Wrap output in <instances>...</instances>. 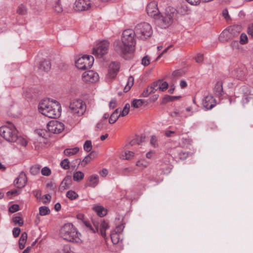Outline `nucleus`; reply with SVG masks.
Masks as SVG:
<instances>
[{"label": "nucleus", "mask_w": 253, "mask_h": 253, "mask_svg": "<svg viewBox=\"0 0 253 253\" xmlns=\"http://www.w3.org/2000/svg\"><path fill=\"white\" fill-rule=\"evenodd\" d=\"M48 130L53 133H60L64 129V125L58 121L53 120L47 124Z\"/></svg>", "instance_id": "f8f14e48"}, {"label": "nucleus", "mask_w": 253, "mask_h": 253, "mask_svg": "<svg viewBox=\"0 0 253 253\" xmlns=\"http://www.w3.org/2000/svg\"><path fill=\"white\" fill-rule=\"evenodd\" d=\"M135 36L136 34L131 29L124 31L122 41H116L114 42L115 50L120 55H124L133 52L135 45Z\"/></svg>", "instance_id": "f257e3e1"}, {"label": "nucleus", "mask_w": 253, "mask_h": 253, "mask_svg": "<svg viewBox=\"0 0 253 253\" xmlns=\"http://www.w3.org/2000/svg\"><path fill=\"white\" fill-rule=\"evenodd\" d=\"M41 167L39 165L32 166L30 169V172L32 175H36L40 173Z\"/></svg>", "instance_id": "4c0bfd02"}, {"label": "nucleus", "mask_w": 253, "mask_h": 253, "mask_svg": "<svg viewBox=\"0 0 253 253\" xmlns=\"http://www.w3.org/2000/svg\"><path fill=\"white\" fill-rule=\"evenodd\" d=\"M50 213V210L45 206L41 207L39 208V213L42 216L48 214Z\"/></svg>", "instance_id": "e433bc0d"}, {"label": "nucleus", "mask_w": 253, "mask_h": 253, "mask_svg": "<svg viewBox=\"0 0 253 253\" xmlns=\"http://www.w3.org/2000/svg\"><path fill=\"white\" fill-rule=\"evenodd\" d=\"M150 144L154 148L158 147V138L155 135L151 136Z\"/></svg>", "instance_id": "37998d69"}, {"label": "nucleus", "mask_w": 253, "mask_h": 253, "mask_svg": "<svg viewBox=\"0 0 253 253\" xmlns=\"http://www.w3.org/2000/svg\"><path fill=\"white\" fill-rule=\"evenodd\" d=\"M16 12L20 15H25L27 13V8L25 4L21 3L18 6Z\"/></svg>", "instance_id": "473e14b6"}, {"label": "nucleus", "mask_w": 253, "mask_h": 253, "mask_svg": "<svg viewBox=\"0 0 253 253\" xmlns=\"http://www.w3.org/2000/svg\"><path fill=\"white\" fill-rule=\"evenodd\" d=\"M104 126V122L101 120L99 122H98L95 127V130L97 131L101 130L103 128V126Z\"/></svg>", "instance_id": "052dcab7"}, {"label": "nucleus", "mask_w": 253, "mask_h": 253, "mask_svg": "<svg viewBox=\"0 0 253 253\" xmlns=\"http://www.w3.org/2000/svg\"><path fill=\"white\" fill-rule=\"evenodd\" d=\"M195 60L197 63H201L203 60V55L200 53L198 54L195 57Z\"/></svg>", "instance_id": "e2e57ef3"}, {"label": "nucleus", "mask_w": 253, "mask_h": 253, "mask_svg": "<svg viewBox=\"0 0 253 253\" xmlns=\"http://www.w3.org/2000/svg\"><path fill=\"white\" fill-rule=\"evenodd\" d=\"M51 67V64L49 61L47 60H44L40 63L39 69L47 72Z\"/></svg>", "instance_id": "393cba45"}, {"label": "nucleus", "mask_w": 253, "mask_h": 253, "mask_svg": "<svg viewBox=\"0 0 253 253\" xmlns=\"http://www.w3.org/2000/svg\"><path fill=\"white\" fill-rule=\"evenodd\" d=\"M21 230L19 227H15L13 229L12 234L14 237L16 238L19 236Z\"/></svg>", "instance_id": "4d7b16f0"}, {"label": "nucleus", "mask_w": 253, "mask_h": 253, "mask_svg": "<svg viewBox=\"0 0 253 253\" xmlns=\"http://www.w3.org/2000/svg\"><path fill=\"white\" fill-rule=\"evenodd\" d=\"M152 93H154V91H153L152 89H150V87H148L143 91L142 93V96L143 97H146L148 96L150 94Z\"/></svg>", "instance_id": "49530a36"}, {"label": "nucleus", "mask_w": 253, "mask_h": 253, "mask_svg": "<svg viewBox=\"0 0 253 253\" xmlns=\"http://www.w3.org/2000/svg\"><path fill=\"white\" fill-rule=\"evenodd\" d=\"M62 253H75L71 249L70 245H65L62 249Z\"/></svg>", "instance_id": "c03bdc74"}, {"label": "nucleus", "mask_w": 253, "mask_h": 253, "mask_svg": "<svg viewBox=\"0 0 253 253\" xmlns=\"http://www.w3.org/2000/svg\"><path fill=\"white\" fill-rule=\"evenodd\" d=\"M242 104L245 107L253 106V96L252 95H244L242 98Z\"/></svg>", "instance_id": "4be33fe9"}, {"label": "nucleus", "mask_w": 253, "mask_h": 253, "mask_svg": "<svg viewBox=\"0 0 253 253\" xmlns=\"http://www.w3.org/2000/svg\"><path fill=\"white\" fill-rule=\"evenodd\" d=\"M93 210L100 217L105 216L107 214L106 210L103 207L96 206L93 207Z\"/></svg>", "instance_id": "c85d7f7f"}, {"label": "nucleus", "mask_w": 253, "mask_h": 253, "mask_svg": "<svg viewBox=\"0 0 253 253\" xmlns=\"http://www.w3.org/2000/svg\"><path fill=\"white\" fill-rule=\"evenodd\" d=\"M169 86L168 83L167 82H162L161 81L160 87H159V91H164L168 88Z\"/></svg>", "instance_id": "864d4df0"}, {"label": "nucleus", "mask_w": 253, "mask_h": 253, "mask_svg": "<svg viewBox=\"0 0 253 253\" xmlns=\"http://www.w3.org/2000/svg\"><path fill=\"white\" fill-rule=\"evenodd\" d=\"M181 98V96H169L166 95L163 98L162 104H166L170 101H173L176 99Z\"/></svg>", "instance_id": "2f4dec72"}, {"label": "nucleus", "mask_w": 253, "mask_h": 253, "mask_svg": "<svg viewBox=\"0 0 253 253\" xmlns=\"http://www.w3.org/2000/svg\"><path fill=\"white\" fill-rule=\"evenodd\" d=\"M39 112L42 114L50 118H56L60 116L61 107L60 103L56 101H50L49 100H44L39 105Z\"/></svg>", "instance_id": "f03ea898"}, {"label": "nucleus", "mask_w": 253, "mask_h": 253, "mask_svg": "<svg viewBox=\"0 0 253 253\" xmlns=\"http://www.w3.org/2000/svg\"><path fill=\"white\" fill-rule=\"evenodd\" d=\"M69 163L68 159H65L61 162L60 165L63 169L67 170L70 168Z\"/></svg>", "instance_id": "a19ab883"}, {"label": "nucleus", "mask_w": 253, "mask_h": 253, "mask_svg": "<svg viewBox=\"0 0 253 253\" xmlns=\"http://www.w3.org/2000/svg\"><path fill=\"white\" fill-rule=\"evenodd\" d=\"M132 171L133 169L132 168H124L120 170V173L122 175L128 176Z\"/></svg>", "instance_id": "c9c22d12"}, {"label": "nucleus", "mask_w": 253, "mask_h": 253, "mask_svg": "<svg viewBox=\"0 0 253 253\" xmlns=\"http://www.w3.org/2000/svg\"><path fill=\"white\" fill-rule=\"evenodd\" d=\"M123 219L124 217L122 215H119L115 218L116 229L110 235L112 242L114 244H117L122 240L121 239V233L125 228V226L124 223H121V222H123Z\"/></svg>", "instance_id": "6e6552de"}, {"label": "nucleus", "mask_w": 253, "mask_h": 253, "mask_svg": "<svg viewBox=\"0 0 253 253\" xmlns=\"http://www.w3.org/2000/svg\"><path fill=\"white\" fill-rule=\"evenodd\" d=\"M79 151V148L76 147L73 148H67L64 151L65 155L68 157L74 155L77 153Z\"/></svg>", "instance_id": "c756f323"}, {"label": "nucleus", "mask_w": 253, "mask_h": 253, "mask_svg": "<svg viewBox=\"0 0 253 253\" xmlns=\"http://www.w3.org/2000/svg\"><path fill=\"white\" fill-rule=\"evenodd\" d=\"M188 3L191 5H196L199 4L201 0H186Z\"/></svg>", "instance_id": "338daca9"}, {"label": "nucleus", "mask_w": 253, "mask_h": 253, "mask_svg": "<svg viewBox=\"0 0 253 253\" xmlns=\"http://www.w3.org/2000/svg\"><path fill=\"white\" fill-rule=\"evenodd\" d=\"M134 84V78L132 76H130L128 78L127 84L124 88V92H128L132 86Z\"/></svg>", "instance_id": "7c9ffc66"}, {"label": "nucleus", "mask_w": 253, "mask_h": 253, "mask_svg": "<svg viewBox=\"0 0 253 253\" xmlns=\"http://www.w3.org/2000/svg\"><path fill=\"white\" fill-rule=\"evenodd\" d=\"M37 133L41 137L44 138L46 136V131L43 129H38L36 130Z\"/></svg>", "instance_id": "bf43d9fd"}, {"label": "nucleus", "mask_w": 253, "mask_h": 253, "mask_svg": "<svg viewBox=\"0 0 253 253\" xmlns=\"http://www.w3.org/2000/svg\"><path fill=\"white\" fill-rule=\"evenodd\" d=\"M66 197L71 200H74L77 199L79 197V195L74 191L69 190L66 193Z\"/></svg>", "instance_id": "f704fd0d"}, {"label": "nucleus", "mask_w": 253, "mask_h": 253, "mask_svg": "<svg viewBox=\"0 0 253 253\" xmlns=\"http://www.w3.org/2000/svg\"><path fill=\"white\" fill-rule=\"evenodd\" d=\"M248 42V37L246 34L242 33L240 35V42L242 44H245Z\"/></svg>", "instance_id": "3c124183"}, {"label": "nucleus", "mask_w": 253, "mask_h": 253, "mask_svg": "<svg viewBox=\"0 0 253 253\" xmlns=\"http://www.w3.org/2000/svg\"><path fill=\"white\" fill-rule=\"evenodd\" d=\"M27 239V234L26 232H23L20 236L19 240V247L20 250H22L25 248V245L26 244Z\"/></svg>", "instance_id": "cd10ccee"}, {"label": "nucleus", "mask_w": 253, "mask_h": 253, "mask_svg": "<svg viewBox=\"0 0 253 253\" xmlns=\"http://www.w3.org/2000/svg\"><path fill=\"white\" fill-rule=\"evenodd\" d=\"M175 133V131L171 130H166L165 132V135L168 137H172Z\"/></svg>", "instance_id": "0e129e2a"}, {"label": "nucleus", "mask_w": 253, "mask_h": 253, "mask_svg": "<svg viewBox=\"0 0 253 253\" xmlns=\"http://www.w3.org/2000/svg\"><path fill=\"white\" fill-rule=\"evenodd\" d=\"M82 78L86 83H94L99 79L98 74L92 70H89L84 72L82 75Z\"/></svg>", "instance_id": "4468645a"}, {"label": "nucleus", "mask_w": 253, "mask_h": 253, "mask_svg": "<svg viewBox=\"0 0 253 253\" xmlns=\"http://www.w3.org/2000/svg\"><path fill=\"white\" fill-rule=\"evenodd\" d=\"M136 165L137 167L141 168H146L148 166V164L147 162L143 160L138 161L136 162Z\"/></svg>", "instance_id": "603ef678"}, {"label": "nucleus", "mask_w": 253, "mask_h": 253, "mask_svg": "<svg viewBox=\"0 0 253 253\" xmlns=\"http://www.w3.org/2000/svg\"><path fill=\"white\" fill-rule=\"evenodd\" d=\"M84 177V174L81 171H76L74 173L73 179L76 181H79Z\"/></svg>", "instance_id": "72a5a7b5"}, {"label": "nucleus", "mask_w": 253, "mask_h": 253, "mask_svg": "<svg viewBox=\"0 0 253 253\" xmlns=\"http://www.w3.org/2000/svg\"><path fill=\"white\" fill-rule=\"evenodd\" d=\"M177 14L176 10L172 7H168L165 12L161 16H157V24L161 28L166 29L172 23Z\"/></svg>", "instance_id": "7ed1b4c3"}, {"label": "nucleus", "mask_w": 253, "mask_h": 253, "mask_svg": "<svg viewBox=\"0 0 253 253\" xmlns=\"http://www.w3.org/2000/svg\"><path fill=\"white\" fill-rule=\"evenodd\" d=\"M150 64V59L148 55L144 56L141 60V64L147 66Z\"/></svg>", "instance_id": "09e8293b"}, {"label": "nucleus", "mask_w": 253, "mask_h": 253, "mask_svg": "<svg viewBox=\"0 0 253 253\" xmlns=\"http://www.w3.org/2000/svg\"><path fill=\"white\" fill-rule=\"evenodd\" d=\"M96 156L95 152L92 151L87 155L81 162V160L79 161V163H81V165L84 167L86 164L88 163L92 159L94 158Z\"/></svg>", "instance_id": "b1692460"}, {"label": "nucleus", "mask_w": 253, "mask_h": 253, "mask_svg": "<svg viewBox=\"0 0 253 253\" xmlns=\"http://www.w3.org/2000/svg\"><path fill=\"white\" fill-rule=\"evenodd\" d=\"M84 225L93 233L97 232L104 238H105L106 236V230L109 228L108 222L102 219H100L99 221L93 223L94 228L89 221H84Z\"/></svg>", "instance_id": "423d86ee"}, {"label": "nucleus", "mask_w": 253, "mask_h": 253, "mask_svg": "<svg viewBox=\"0 0 253 253\" xmlns=\"http://www.w3.org/2000/svg\"><path fill=\"white\" fill-rule=\"evenodd\" d=\"M143 103V101L141 99H134L131 102V106L135 108H138L141 106Z\"/></svg>", "instance_id": "58836bf2"}, {"label": "nucleus", "mask_w": 253, "mask_h": 253, "mask_svg": "<svg viewBox=\"0 0 253 253\" xmlns=\"http://www.w3.org/2000/svg\"><path fill=\"white\" fill-rule=\"evenodd\" d=\"M98 182L99 176L97 174H93L89 177L86 186L94 188L98 184Z\"/></svg>", "instance_id": "5701e85b"}, {"label": "nucleus", "mask_w": 253, "mask_h": 253, "mask_svg": "<svg viewBox=\"0 0 253 253\" xmlns=\"http://www.w3.org/2000/svg\"><path fill=\"white\" fill-rule=\"evenodd\" d=\"M214 90L216 94L218 96H221L223 94L222 83L221 82H217L215 84Z\"/></svg>", "instance_id": "bb28decb"}, {"label": "nucleus", "mask_w": 253, "mask_h": 253, "mask_svg": "<svg viewBox=\"0 0 253 253\" xmlns=\"http://www.w3.org/2000/svg\"><path fill=\"white\" fill-rule=\"evenodd\" d=\"M117 101L115 99H112L109 102V107L111 109H114L116 107Z\"/></svg>", "instance_id": "69168bd1"}, {"label": "nucleus", "mask_w": 253, "mask_h": 253, "mask_svg": "<svg viewBox=\"0 0 253 253\" xmlns=\"http://www.w3.org/2000/svg\"><path fill=\"white\" fill-rule=\"evenodd\" d=\"M94 58L92 56L85 55L79 58L75 62L76 66L81 70L90 68L93 63Z\"/></svg>", "instance_id": "9b49d317"}, {"label": "nucleus", "mask_w": 253, "mask_h": 253, "mask_svg": "<svg viewBox=\"0 0 253 253\" xmlns=\"http://www.w3.org/2000/svg\"><path fill=\"white\" fill-rule=\"evenodd\" d=\"M120 108L116 109L113 113L111 115L109 119V123L111 124L115 123L119 117L121 116L120 114H119Z\"/></svg>", "instance_id": "a878e982"}, {"label": "nucleus", "mask_w": 253, "mask_h": 253, "mask_svg": "<svg viewBox=\"0 0 253 253\" xmlns=\"http://www.w3.org/2000/svg\"><path fill=\"white\" fill-rule=\"evenodd\" d=\"M134 31L136 34V37L142 40H146L151 37L153 33L151 26L146 22L138 24L135 26Z\"/></svg>", "instance_id": "0eeeda50"}, {"label": "nucleus", "mask_w": 253, "mask_h": 253, "mask_svg": "<svg viewBox=\"0 0 253 253\" xmlns=\"http://www.w3.org/2000/svg\"><path fill=\"white\" fill-rule=\"evenodd\" d=\"M13 221L15 224H18L19 226H21L23 224L22 219L19 216H15L13 218Z\"/></svg>", "instance_id": "8fccbe9b"}, {"label": "nucleus", "mask_w": 253, "mask_h": 253, "mask_svg": "<svg viewBox=\"0 0 253 253\" xmlns=\"http://www.w3.org/2000/svg\"><path fill=\"white\" fill-rule=\"evenodd\" d=\"M120 69V65L118 63L113 62L109 67L108 76L111 78H114Z\"/></svg>", "instance_id": "6ab92c4d"}, {"label": "nucleus", "mask_w": 253, "mask_h": 253, "mask_svg": "<svg viewBox=\"0 0 253 253\" xmlns=\"http://www.w3.org/2000/svg\"><path fill=\"white\" fill-rule=\"evenodd\" d=\"M125 159L129 160L134 156V153L130 151H126L125 152Z\"/></svg>", "instance_id": "5fc2aeb1"}, {"label": "nucleus", "mask_w": 253, "mask_h": 253, "mask_svg": "<svg viewBox=\"0 0 253 253\" xmlns=\"http://www.w3.org/2000/svg\"><path fill=\"white\" fill-rule=\"evenodd\" d=\"M0 135L8 142H16L18 139L17 130L11 123L0 127Z\"/></svg>", "instance_id": "39448f33"}, {"label": "nucleus", "mask_w": 253, "mask_h": 253, "mask_svg": "<svg viewBox=\"0 0 253 253\" xmlns=\"http://www.w3.org/2000/svg\"><path fill=\"white\" fill-rule=\"evenodd\" d=\"M41 173L44 176H49L51 174V170L48 167H44L42 169Z\"/></svg>", "instance_id": "de8ad7c7"}, {"label": "nucleus", "mask_w": 253, "mask_h": 253, "mask_svg": "<svg viewBox=\"0 0 253 253\" xmlns=\"http://www.w3.org/2000/svg\"><path fill=\"white\" fill-rule=\"evenodd\" d=\"M109 42L107 41H103L96 43L93 48L92 54L98 58H101L108 52Z\"/></svg>", "instance_id": "9d476101"}, {"label": "nucleus", "mask_w": 253, "mask_h": 253, "mask_svg": "<svg viewBox=\"0 0 253 253\" xmlns=\"http://www.w3.org/2000/svg\"><path fill=\"white\" fill-rule=\"evenodd\" d=\"M216 104L215 99L211 95H207L203 100V105L207 110H211Z\"/></svg>", "instance_id": "dca6fc26"}, {"label": "nucleus", "mask_w": 253, "mask_h": 253, "mask_svg": "<svg viewBox=\"0 0 253 253\" xmlns=\"http://www.w3.org/2000/svg\"><path fill=\"white\" fill-rule=\"evenodd\" d=\"M60 236L64 240L70 242H79V238L76 229L72 223L65 224L60 230Z\"/></svg>", "instance_id": "20e7f679"}, {"label": "nucleus", "mask_w": 253, "mask_h": 253, "mask_svg": "<svg viewBox=\"0 0 253 253\" xmlns=\"http://www.w3.org/2000/svg\"><path fill=\"white\" fill-rule=\"evenodd\" d=\"M69 108L73 114L80 116L85 112L86 105L82 100L74 99L71 101Z\"/></svg>", "instance_id": "1a4fd4ad"}, {"label": "nucleus", "mask_w": 253, "mask_h": 253, "mask_svg": "<svg viewBox=\"0 0 253 253\" xmlns=\"http://www.w3.org/2000/svg\"><path fill=\"white\" fill-rule=\"evenodd\" d=\"M146 11L149 16L157 18L159 13L157 3L154 1L149 2L146 7Z\"/></svg>", "instance_id": "2eb2a0df"}, {"label": "nucleus", "mask_w": 253, "mask_h": 253, "mask_svg": "<svg viewBox=\"0 0 253 253\" xmlns=\"http://www.w3.org/2000/svg\"><path fill=\"white\" fill-rule=\"evenodd\" d=\"M72 183V177L70 175H67L61 182L59 188L61 192L70 187Z\"/></svg>", "instance_id": "aec40b11"}, {"label": "nucleus", "mask_w": 253, "mask_h": 253, "mask_svg": "<svg viewBox=\"0 0 253 253\" xmlns=\"http://www.w3.org/2000/svg\"><path fill=\"white\" fill-rule=\"evenodd\" d=\"M129 110H128V109H125L124 108L122 110H121V109H119V113L121 116L122 117L125 116L126 115H127L128 113H129Z\"/></svg>", "instance_id": "680f3d73"}, {"label": "nucleus", "mask_w": 253, "mask_h": 253, "mask_svg": "<svg viewBox=\"0 0 253 253\" xmlns=\"http://www.w3.org/2000/svg\"><path fill=\"white\" fill-rule=\"evenodd\" d=\"M171 153L174 156V157H177L181 160H185L188 156V153L182 150L180 148H174L172 149Z\"/></svg>", "instance_id": "f3484780"}, {"label": "nucleus", "mask_w": 253, "mask_h": 253, "mask_svg": "<svg viewBox=\"0 0 253 253\" xmlns=\"http://www.w3.org/2000/svg\"><path fill=\"white\" fill-rule=\"evenodd\" d=\"M91 7L89 0H76L74 3V8L77 11L88 10Z\"/></svg>", "instance_id": "ddd939ff"}, {"label": "nucleus", "mask_w": 253, "mask_h": 253, "mask_svg": "<svg viewBox=\"0 0 253 253\" xmlns=\"http://www.w3.org/2000/svg\"><path fill=\"white\" fill-rule=\"evenodd\" d=\"M27 181L26 174L22 171L20 172L18 177L14 180V182L18 184L17 187L19 188L23 187L25 186Z\"/></svg>", "instance_id": "412c9836"}, {"label": "nucleus", "mask_w": 253, "mask_h": 253, "mask_svg": "<svg viewBox=\"0 0 253 253\" xmlns=\"http://www.w3.org/2000/svg\"><path fill=\"white\" fill-rule=\"evenodd\" d=\"M160 80L154 82L150 86V89H152L153 91H154V92L157 90H159V87H160Z\"/></svg>", "instance_id": "79ce46f5"}, {"label": "nucleus", "mask_w": 253, "mask_h": 253, "mask_svg": "<svg viewBox=\"0 0 253 253\" xmlns=\"http://www.w3.org/2000/svg\"><path fill=\"white\" fill-rule=\"evenodd\" d=\"M248 33L253 37V23L249 27Z\"/></svg>", "instance_id": "774afa93"}, {"label": "nucleus", "mask_w": 253, "mask_h": 253, "mask_svg": "<svg viewBox=\"0 0 253 253\" xmlns=\"http://www.w3.org/2000/svg\"><path fill=\"white\" fill-rule=\"evenodd\" d=\"M53 9L54 11L57 13H60L63 10L62 7L59 2H56L55 3L53 6Z\"/></svg>", "instance_id": "a18cd8bd"}, {"label": "nucleus", "mask_w": 253, "mask_h": 253, "mask_svg": "<svg viewBox=\"0 0 253 253\" xmlns=\"http://www.w3.org/2000/svg\"><path fill=\"white\" fill-rule=\"evenodd\" d=\"M16 141H17L22 146H25L27 145V140L21 137H19L18 136V139L16 140Z\"/></svg>", "instance_id": "13d9d810"}, {"label": "nucleus", "mask_w": 253, "mask_h": 253, "mask_svg": "<svg viewBox=\"0 0 253 253\" xmlns=\"http://www.w3.org/2000/svg\"><path fill=\"white\" fill-rule=\"evenodd\" d=\"M247 74V69L244 66H241L236 68L234 71V75L239 80H244Z\"/></svg>", "instance_id": "a211bd4d"}, {"label": "nucleus", "mask_w": 253, "mask_h": 253, "mask_svg": "<svg viewBox=\"0 0 253 253\" xmlns=\"http://www.w3.org/2000/svg\"><path fill=\"white\" fill-rule=\"evenodd\" d=\"M92 144L90 140H86L84 144V149L87 152L91 151L92 149Z\"/></svg>", "instance_id": "ea45409f"}, {"label": "nucleus", "mask_w": 253, "mask_h": 253, "mask_svg": "<svg viewBox=\"0 0 253 253\" xmlns=\"http://www.w3.org/2000/svg\"><path fill=\"white\" fill-rule=\"evenodd\" d=\"M19 207L18 205L14 204L9 208V211L12 213L15 212L19 210Z\"/></svg>", "instance_id": "6e6d98bb"}]
</instances>
